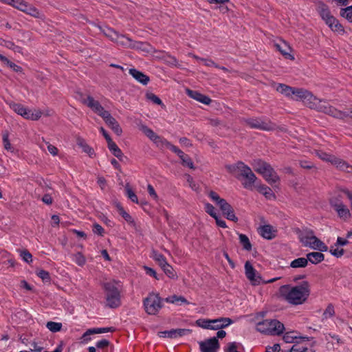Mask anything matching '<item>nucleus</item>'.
<instances>
[{"label": "nucleus", "mask_w": 352, "mask_h": 352, "mask_svg": "<svg viewBox=\"0 0 352 352\" xmlns=\"http://www.w3.org/2000/svg\"><path fill=\"white\" fill-rule=\"evenodd\" d=\"M281 296L289 303L298 305L304 303L310 295V284L308 281H302L300 285L291 286L284 285L280 287Z\"/></svg>", "instance_id": "obj_1"}, {"label": "nucleus", "mask_w": 352, "mask_h": 352, "mask_svg": "<svg viewBox=\"0 0 352 352\" xmlns=\"http://www.w3.org/2000/svg\"><path fill=\"white\" fill-rule=\"evenodd\" d=\"M226 168L232 174H234L237 171L240 173L236 177L238 179H240L241 177L245 179V181L243 182V186L245 188L248 189L252 188L257 179L251 168L241 161H239L234 164L227 165Z\"/></svg>", "instance_id": "obj_2"}, {"label": "nucleus", "mask_w": 352, "mask_h": 352, "mask_svg": "<svg viewBox=\"0 0 352 352\" xmlns=\"http://www.w3.org/2000/svg\"><path fill=\"white\" fill-rule=\"evenodd\" d=\"M102 288L105 294L106 305L111 309L120 306V291L115 281L106 282L102 284Z\"/></svg>", "instance_id": "obj_3"}, {"label": "nucleus", "mask_w": 352, "mask_h": 352, "mask_svg": "<svg viewBox=\"0 0 352 352\" xmlns=\"http://www.w3.org/2000/svg\"><path fill=\"white\" fill-rule=\"evenodd\" d=\"M256 331L270 336H280L285 331L284 324L276 319L264 320L256 324Z\"/></svg>", "instance_id": "obj_4"}, {"label": "nucleus", "mask_w": 352, "mask_h": 352, "mask_svg": "<svg viewBox=\"0 0 352 352\" xmlns=\"http://www.w3.org/2000/svg\"><path fill=\"white\" fill-rule=\"evenodd\" d=\"M300 241L305 247H309L320 252H327L328 247L315 235L313 230L305 229L300 231L298 234Z\"/></svg>", "instance_id": "obj_5"}, {"label": "nucleus", "mask_w": 352, "mask_h": 352, "mask_svg": "<svg viewBox=\"0 0 352 352\" xmlns=\"http://www.w3.org/2000/svg\"><path fill=\"white\" fill-rule=\"evenodd\" d=\"M208 197L219 207L223 216L228 220L237 222L239 219L235 215L232 206L225 199L221 198L214 191H210Z\"/></svg>", "instance_id": "obj_6"}, {"label": "nucleus", "mask_w": 352, "mask_h": 352, "mask_svg": "<svg viewBox=\"0 0 352 352\" xmlns=\"http://www.w3.org/2000/svg\"><path fill=\"white\" fill-rule=\"evenodd\" d=\"M311 109H316L338 119H344L349 116L348 112L340 111L330 105L328 102L318 98H317L316 102L311 104Z\"/></svg>", "instance_id": "obj_7"}, {"label": "nucleus", "mask_w": 352, "mask_h": 352, "mask_svg": "<svg viewBox=\"0 0 352 352\" xmlns=\"http://www.w3.org/2000/svg\"><path fill=\"white\" fill-rule=\"evenodd\" d=\"M162 299L158 294L151 293L143 300L146 312L149 315H156L163 307Z\"/></svg>", "instance_id": "obj_8"}, {"label": "nucleus", "mask_w": 352, "mask_h": 352, "mask_svg": "<svg viewBox=\"0 0 352 352\" xmlns=\"http://www.w3.org/2000/svg\"><path fill=\"white\" fill-rule=\"evenodd\" d=\"M244 122L252 129H259L262 131H274L276 128L275 123L271 122L267 118H247Z\"/></svg>", "instance_id": "obj_9"}, {"label": "nucleus", "mask_w": 352, "mask_h": 352, "mask_svg": "<svg viewBox=\"0 0 352 352\" xmlns=\"http://www.w3.org/2000/svg\"><path fill=\"white\" fill-rule=\"evenodd\" d=\"M9 106L14 112L25 119L38 120L42 116V112L41 111L38 110L35 111V112H32L30 109L25 108L20 103L10 102L9 103Z\"/></svg>", "instance_id": "obj_10"}, {"label": "nucleus", "mask_w": 352, "mask_h": 352, "mask_svg": "<svg viewBox=\"0 0 352 352\" xmlns=\"http://www.w3.org/2000/svg\"><path fill=\"white\" fill-rule=\"evenodd\" d=\"M292 93L291 99L294 100H302L311 109V104L316 102L317 98L311 92L302 88L294 87Z\"/></svg>", "instance_id": "obj_11"}, {"label": "nucleus", "mask_w": 352, "mask_h": 352, "mask_svg": "<svg viewBox=\"0 0 352 352\" xmlns=\"http://www.w3.org/2000/svg\"><path fill=\"white\" fill-rule=\"evenodd\" d=\"M104 34L109 37L111 41H117L118 38H124L126 41H120V43L123 45H125L128 47L135 48L140 47V45H144L142 42H135L130 38L126 36L123 34H119L117 32H116L112 28H107L106 30H104Z\"/></svg>", "instance_id": "obj_12"}, {"label": "nucleus", "mask_w": 352, "mask_h": 352, "mask_svg": "<svg viewBox=\"0 0 352 352\" xmlns=\"http://www.w3.org/2000/svg\"><path fill=\"white\" fill-rule=\"evenodd\" d=\"M245 273L247 278L251 282L253 285H258L261 283H272L276 278H273L268 280H263L261 276L256 272V270L253 267L250 261H246L245 263Z\"/></svg>", "instance_id": "obj_13"}, {"label": "nucleus", "mask_w": 352, "mask_h": 352, "mask_svg": "<svg viewBox=\"0 0 352 352\" xmlns=\"http://www.w3.org/2000/svg\"><path fill=\"white\" fill-rule=\"evenodd\" d=\"M82 102L102 118H104V114L109 113L108 111L104 110V107L98 100H94L91 96H88L86 99L83 100Z\"/></svg>", "instance_id": "obj_14"}, {"label": "nucleus", "mask_w": 352, "mask_h": 352, "mask_svg": "<svg viewBox=\"0 0 352 352\" xmlns=\"http://www.w3.org/2000/svg\"><path fill=\"white\" fill-rule=\"evenodd\" d=\"M199 344L201 352H217L220 347L219 340L216 337L201 341Z\"/></svg>", "instance_id": "obj_15"}, {"label": "nucleus", "mask_w": 352, "mask_h": 352, "mask_svg": "<svg viewBox=\"0 0 352 352\" xmlns=\"http://www.w3.org/2000/svg\"><path fill=\"white\" fill-rule=\"evenodd\" d=\"M191 332L188 329H172L170 330L158 332L157 335L160 338H177L187 335Z\"/></svg>", "instance_id": "obj_16"}, {"label": "nucleus", "mask_w": 352, "mask_h": 352, "mask_svg": "<svg viewBox=\"0 0 352 352\" xmlns=\"http://www.w3.org/2000/svg\"><path fill=\"white\" fill-rule=\"evenodd\" d=\"M331 206L340 218L346 220L351 217V214L349 209L341 201L336 203L331 202Z\"/></svg>", "instance_id": "obj_17"}, {"label": "nucleus", "mask_w": 352, "mask_h": 352, "mask_svg": "<svg viewBox=\"0 0 352 352\" xmlns=\"http://www.w3.org/2000/svg\"><path fill=\"white\" fill-rule=\"evenodd\" d=\"M105 116L102 119L105 123L117 135H120L122 133V129L120 127L117 120L109 112L104 114Z\"/></svg>", "instance_id": "obj_18"}, {"label": "nucleus", "mask_w": 352, "mask_h": 352, "mask_svg": "<svg viewBox=\"0 0 352 352\" xmlns=\"http://www.w3.org/2000/svg\"><path fill=\"white\" fill-rule=\"evenodd\" d=\"M173 152L176 153L178 155V157L181 159L182 164L184 166H187L190 169H195L193 162L187 154H185L182 150H180L177 146L173 147Z\"/></svg>", "instance_id": "obj_19"}, {"label": "nucleus", "mask_w": 352, "mask_h": 352, "mask_svg": "<svg viewBox=\"0 0 352 352\" xmlns=\"http://www.w3.org/2000/svg\"><path fill=\"white\" fill-rule=\"evenodd\" d=\"M266 169L267 170H263L261 175L269 184H274L279 180V177L270 164Z\"/></svg>", "instance_id": "obj_20"}, {"label": "nucleus", "mask_w": 352, "mask_h": 352, "mask_svg": "<svg viewBox=\"0 0 352 352\" xmlns=\"http://www.w3.org/2000/svg\"><path fill=\"white\" fill-rule=\"evenodd\" d=\"M212 324V330H219L228 327L233 323V320L230 318H219L217 319L211 320Z\"/></svg>", "instance_id": "obj_21"}, {"label": "nucleus", "mask_w": 352, "mask_h": 352, "mask_svg": "<svg viewBox=\"0 0 352 352\" xmlns=\"http://www.w3.org/2000/svg\"><path fill=\"white\" fill-rule=\"evenodd\" d=\"M129 73L139 82L144 85H146L150 81L149 77L144 74L143 72L135 69L131 68L129 69Z\"/></svg>", "instance_id": "obj_22"}, {"label": "nucleus", "mask_w": 352, "mask_h": 352, "mask_svg": "<svg viewBox=\"0 0 352 352\" xmlns=\"http://www.w3.org/2000/svg\"><path fill=\"white\" fill-rule=\"evenodd\" d=\"M187 94L191 98H193L204 104H209L211 102V99L209 97L197 91L187 89Z\"/></svg>", "instance_id": "obj_23"}, {"label": "nucleus", "mask_w": 352, "mask_h": 352, "mask_svg": "<svg viewBox=\"0 0 352 352\" xmlns=\"http://www.w3.org/2000/svg\"><path fill=\"white\" fill-rule=\"evenodd\" d=\"M260 234L265 239L271 240L276 236L275 231L270 225H264L260 228Z\"/></svg>", "instance_id": "obj_24"}, {"label": "nucleus", "mask_w": 352, "mask_h": 352, "mask_svg": "<svg viewBox=\"0 0 352 352\" xmlns=\"http://www.w3.org/2000/svg\"><path fill=\"white\" fill-rule=\"evenodd\" d=\"M307 263L309 261L312 264L317 265L324 259V255L322 252H312L307 254Z\"/></svg>", "instance_id": "obj_25"}, {"label": "nucleus", "mask_w": 352, "mask_h": 352, "mask_svg": "<svg viewBox=\"0 0 352 352\" xmlns=\"http://www.w3.org/2000/svg\"><path fill=\"white\" fill-rule=\"evenodd\" d=\"M76 144L79 147L82 148L83 152L88 154L90 157H93L94 155H95L94 149L86 143L83 138L80 137L77 138Z\"/></svg>", "instance_id": "obj_26"}, {"label": "nucleus", "mask_w": 352, "mask_h": 352, "mask_svg": "<svg viewBox=\"0 0 352 352\" xmlns=\"http://www.w3.org/2000/svg\"><path fill=\"white\" fill-rule=\"evenodd\" d=\"M164 301L168 303H173L177 305H181L182 304L189 305L190 302L186 298L182 296L173 295L168 296L164 299Z\"/></svg>", "instance_id": "obj_27"}, {"label": "nucleus", "mask_w": 352, "mask_h": 352, "mask_svg": "<svg viewBox=\"0 0 352 352\" xmlns=\"http://www.w3.org/2000/svg\"><path fill=\"white\" fill-rule=\"evenodd\" d=\"M114 331H115L114 327L92 328V329H87L86 331V332L83 334L82 337L84 338H85L87 336H90L91 334L113 332Z\"/></svg>", "instance_id": "obj_28"}, {"label": "nucleus", "mask_w": 352, "mask_h": 352, "mask_svg": "<svg viewBox=\"0 0 352 352\" xmlns=\"http://www.w3.org/2000/svg\"><path fill=\"white\" fill-rule=\"evenodd\" d=\"M275 89L278 92L284 95L285 97L290 98V97L292 96L291 92H292L294 87L287 85L285 84L278 83L276 86Z\"/></svg>", "instance_id": "obj_29"}, {"label": "nucleus", "mask_w": 352, "mask_h": 352, "mask_svg": "<svg viewBox=\"0 0 352 352\" xmlns=\"http://www.w3.org/2000/svg\"><path fill=\"white\" fill-rule=\"evenodd\" d=\"M116 206L119 214L124 218V219L127 223L132 224L133 226L135 225V223L132 217L124 210V208L122 206L120 203H116Z\"/></svg>", "instance_id": "obj_30"}, {"label": "nucleus", "mask_w": 352, "mask_h": 352, "mask_svg": "<svg viewBox=\"0 0 352 352\" xmlns=\"http://www.w3.org/2000/svg\"><path fill=\"white\" fill-rule=\"evenodd\" d=\"M21 6L23 7L22 12H23L32 16H34L35 18L41 17V13H40L39 10L34 6L30 5L27 3H25V6Z\"/></svg>", "instance_id": "obj_31"}, {"label": "nucleus", "mask_w": 352, "mask_h": 352, "mask_svg": "<svg viewBox=\"0 0 352 352\" xmlns=\"http://www.w3.org/2000/svg\"><path fill=\"white\" fill-rule=\"evenodd\" d=\"M153 142L157 145V146L161 148H166L170 149L171 151H173V147L176 146L172 144L170 142H169L167 140L160 135L159 139H156V140H155Z\"/></svg>", "instance_id": "obj_32"}, {"label": "nucleus", "mask_w": 352, "mask_h": 352, "mask_svg": "<svg viewBox=\"0 0 352 352\" xmlns=\"http://www.w3.org/2000/svg\"><path fill=\"white\" fill-rule=\"evenodd\" d=\"M107 145L108 148L111 152V153L119 160H121L123 156V153L121 151V149L117 146V144L113 141H112Z\"/></svg>", "instance_id": "obj_33"}, {"label": "nucleus", "mask_w": 352, "mask_h": 352, "mask_svg": "<svg viewBox=\"0 0 352 352\" xmlns=\"http://www.w3.org/2000/svg\"><path fill=\"white\" fill-rule=\"evenodd\" d=\"M330 163L335 165L337 168H340L342 170H346V169L349 168V165L345 161L334 155L332 157Z\"/></svg>", "instance_id": "obj_34"}, {"label": "nucleus", "mask_w": 352, "mask_h": 352, "mask_svg": "<svg viewBox=\"0 0 352 352\" xmlns=\"http://www.w3.org/2000/svg\"><path fill=\"white\" fill-rule=\"evenodd\" d=\"M330 163L335 165L337 168H340L342 170H346V169L349 168V165L345 161L334 155L332 157Z\"/></svg>", "instance_id": "obj_35"}, {"label": "nucleus", "mask_w": 352, "mask_h": 352, "mask_svg": "<svg viewBox=\"0 0 352 352\" xmlns=\"http://www.w3.org/2000/svg\"><path fill=\"white\" fill-rule=\"evenodd\" d=\"M330 163L335 165L337 168H340L342 170H346V169L349 168V165L345 161L334 155L332 157Z\"/></svg>", "instance_id": "obj_36"}, {"label": "nucleus", "mask_w": 352, "mask_h": 352, "mask_svg": "<svg viewBox=\"0 0 352 352\" xmlns=\"http://www.w3.org/2000/svg\"><path fill=\"white\" fill-rule=\"evenodd\" d=\"M308 265L307 258L300 257L293 260L290 263V267L292 268H302Z\"/></svg>", "instance_id": "obj_37"}, {"label": "nucleus", "mask_w": 352, "mask_h": 352, "mask_svg": "<svg viewBox=\"0 0 352 352\" xmlns=\"http://www.w3.org/2000/svg\"><path fill=\"white\" fill-rule=\"evenodd\" d=\"M340 15L344 18L348 22L352 23V6L341 8Z\"/></svg>", "instance_id": "obj_38"}, {"label": "nucleus", "mask_w": 352, "mask_h": 352, "mask_svg": "<svg viewBox=\"0 0 352 352\" xmlns=\"http://www.w3.org/2000/svg\"><path fill=\"white\" fill-rule=\"evenodd\" d=\"M268 163L262 160H254V166L255 171L257 172L258 173L261 174V173L263 170H267V169H266V167H268Z\"/></svg>", "instance_id": "obj_39"}, {"label": "nucleus", "mask_w": 352, "mask_h": 352, "mask_svg": "<svg viewBox=\"0 0 352 352\" xmlns=\"http://www.w3.org/2000/svg\"><path fill=\"white\" fill-rule=\"evenodd\" d=\"M161 268L165 274L170 278L176 279L177 278L176 272L169 263H167L163 267Z\"/></svg>", "instance_id": "obj_40"}, {"label": "nucleus", "mask_w": 352, "mask_h": 352, "mask_svg": "<svg viewBox=\"0 0 352 352\" xmlns=\"http://www.w3.org/2000/svg\"><path fill=\"white\" fill-rule=\"evenodd\" d=\"M240 243L243 245V249L247 251L252 250V244L249 238L244 234H239V235Z\"/></svg>", "instance_id": "obj_41"}, {"label": "nucleus", "mask_w": 352, "mask_h": 352, "mask_svg": "<svg viewBox=\"0 0 352 352\" xmlns=\"http://www.w3.org/2000/svg\"><path fill=\"white\" fill-rule=\"evenodd\" d=\"M153 259L158 263L160 267H163L168 263L163 254L157 252V251H153Z\"/></svg>", "instance_id": "obj_42"}, {"label": "nucleus", "mask_w": 352, "mask_h": 352, "mask_svg": "<svg viewBox=\"0 0 352 352\" xmlns=\"http://www.w3.org/2000/svg\"><path fill=\"white\" fill-rule=\"evenodd\" d=\"M142 131L153 142L156 140V139H159V135L146 126H142Z\"/></svg>", "instance_id": "obj_43"}, {"label": "nucleus", "mask_w": 352, "mask_h": 352, "mask_svg": "<svg viewBox=\"0 0 352 352\" xmlns=\"http://www.w3.org/2000/svg\"><path fill=\"white\" fill-rule=\"evenodd\" d=\"M317 11L320 16H324L331 13V11L327 5L323 2H320L317 6Z\"/></svg>", "instance_id": "obj_44"}, {"label": "nucleus", "mask_w": 352, "mask_h": 352, "mask_svg": "<svg viewBox=\"0 0 352 352\" xmlns=\"http://www.w3.org/2000/svg\"><path fill=\"white\" fill-rule=\"evenodd\" d=\"M72 260L74 261L78 265L83 266L86 263V258L84 255L81 252H77L72 255Z\"/></svg>", "instance_id": "obj_45"}, {"label": "nucleus", "mask_w": 352, "mask_h": 352, "mask_svg": "<svg viewBox=\"0 0 352 352\" xmlns=\"http://www.w3.org/2000/svg\"><path fill=\"white\" fill-rule=\"evenodd\" d=\"M36 274L45 283H50L51 278L50 273L44 270L39 269L36 271Z\"/></svg>", "instance_id": "obj_46"}, {"label": "nucleus", "mask_w": 352, "mask_h": 352, "mask_svg": "<svg viewBox=\"0 0 352 352\" xmlns=\"http://www.w3.org/2000/svg\"><path fill=\"white\" fill-rule=\"evenodd\" d=\"M62 326V323L53 321L47 322L46 324V327L53 333L60 331L61 330Z\"/></svg>", "instance_id": "obj_47"}, {"label": "nucleus", "mask_w": 352, "mask_h": 352, "mask_svg": "<svg viewBox=\"0 0 352 352\" xmlns=\"http://www.w3.org/2000/svg\"><path fill=\"white\" fill-rule=\"evenodd\" d=\"M196 324L203 329L212 330V320L210 319H199L196 321Z\"/></svg>", "instance_id": "obj_48"}, {"label": "nucleus", "mask_w": 352, "mask_h": 352, "mask_svg": "<svg viewBox=\"0 0 352 352\" xmlns=\"http://www.w3.org/2000/svg\"><path fill=\"white\" fill-rule=\"evenodd\" d=\"M329 252L335 257L340 258L344 254L345 251L343 248H339L333 245L330 247Z\"/></svg>", "instance_id": "obj_49"}, {"label": "nucleus", "mask_w": 352, "mask_h": 352, "mask_svg": "<svg viewBox=\"0 0 352 352\" xmlns=\"http://www.w3.org/2000/svg\"><path fill=\"white\" fill-rule=\"evenodd\" d=\"M126 195L129 199L133 203H138V199L135 193L133 191L129 184L125 186Z\"/></svg>", "instance_id": "obj_50"}, {"label": "nucleus", "mask_w": 352, "mask_h": 352, "mask_svg": "<svg viewBox=\"0 0 352 352\" xmlns=\"http://www.w3.org/2000/svg\"><path fill=\"white\" fill-rule=\"evenodd\" d=\"M258 191L267 198H270L272 196L274 197L272 190L265 185L258 186Z\"/></svg>", "instance_id": "obj_51"}, {"label": "nucleus", "mask_w": 352, "mask_h": 352, "mask_svg": "<svg viewBox=\"0 0 352 352\" xmlns=\"http://www.w3.org/2000/svg\"><path fill=\"white\" fill-rule=\"evenodd\" d=\"M146 98L148 100L151 101L154 104H159V105H162L163 104V102H162V100L157 95H155L153 93L147 92L146 94Z\"/></svg>", "instance_id": "obj_52"}, {"label": "nucleus", "mask_w": 352, "mask_h": 352, "mask_svg": "<svg viewBox=\"0 0 352 352\" xmlns=\"http://www.w3.org/2000/svg\"><path fill=\"white\" fill-rule=\"evenodd\" d=\"M204 209L206 212L212 218H216V217L218 215L215 208L210 203H206L204 204Z\"/></svg>", "instance_id": "obj_53"}, {"label": "nucleus", "mask_w": 352, "mask_h": 352, "mask_svg": "<svg viewBox=\"0 0 352 352\" xmlns=\"http://www.w3.org/2000/svg\"><path fill=\"white\" fill-rule=\"evenodd\" d=\"M289 352H315L314 350L308 349L304 346L294 344L292 346Z\"/></svg>", "instance_id": "obj_54"}, {"label": "nucleus", "mask_w": 352, "mask_h": 352, "mask_svg": "<svg viewBox=\"0 0 352 352\" xmlns=\"http://www.w3.org/2000/svg\"><path fill=\"white\" fill-rule=\"evenodd\" d=\"M333 32H337L339 34H343L345 31L343 25L339 22L338 19L335 21V23L332 25V28H330Z\"/></svg>", "instance_id": "obj_55"}, {"label": "nucleus", "mask_w": 352, "mask_h": 352, "mask_svg": "<svg viewBox=\"0 0 352 352\" xmlns=\"http://www.w3.org/2000/svg\"><path fill=\"white\" fill-rule=\"evenodd\" d=\"M335 314L334 307L332 304H329L323 313V316L325 318L333 316Z\"/></svg>", "instance_id": "obj_56"}, {"label": "nucleus", "mask_w": 352, "mask_h": 352, "mask_svg": "<svg viewBox=\"0 0 352 352\" xmlns=\"http://www.w3.org/2000/svg\"><path fill=\"white\" fill-rule=\"evenodd\" d=\"M21 256L22 257V259L28 263H30L32 261V254L30 253L29 251L26 250L21 251Z\"/></svg>", "instance_id": "obj_57"}, {"label": "nucleus", "mask_w": 352, "mask_h": 352, "mask_svg": "<svg viewBox=\"0 0 352 352\" xmlns=\"http://www.w3.org/2000/svg\"><path fill=\"white\" fill-rule=\"evenodd\" d=\"M299 165L301 168H305V169H308V170L314 168V163L309 160H300Z\"/></svg>", "instance_id": "obj_58"}, {"label": "nucleus", "mask_w": 352, "mask_h": 352, "mask_svg": "<svg viewBox=\"0 0 352 352\" xmlns=\"http://www.w3.org/2000/svg\"><path fill=\"white\" fill-rule=\"evenodd\" d=\"M25 3H26V2H25L23 0H12L11 3H10L9 5H11L13 7L17 8L18 10L22 11L23 9V7H22L21 6H25Z\"/></svg>", "instance_id": "obj_59"}, {"label": "nucleus", "mask_w": 352, "mask_h": 352, "mask_svg": "<svg viewBox=\"0 0 352 352\" xmlns=\"http://www.w3.org/2000/svg\"><path fill=\"white\" fill-rule=\"evenodd\" d=\"M318 156L320 159H321L323 161L329 162H330L332 157H333V155L329 154L326 152L320 151L318 153Z\"/></svg>", "instance_id": "obj_60"}, {"label": "nucleus", "mask_w": 352, "mask_h": 352, "mask_svg": "<svg viewBox=\"0 0 352 352\" xmlns=\"http://www.w3.org/2000/svg\"><path fill=\"white\" fill-rule=\"evenodd\" d=\"M93 232L100 236H103L104 232V228L98 223H94L93 225Z\"/></svg>", "instance_id": "obj_61"}, {"label": "nucleus", "mask_w": 352, "mask_h": 352, "mask_svg": "<svg viewBox=\"0 0 352 352\" xmlns=\"http://www.w3.org/2000/svg\"><path fill=\"white\" fill-rule=\"evenodd\" d=\"M292 333H293V332H287L283 336V340L286 343H293V342H294V340L296 338V337L292 336Z\"/></svg>", "instance_id": "obj_62"}, {"label": "nucleus", "mask_w": 352, "mask_h": 352, "mask_svg": "<svg viewBox=\"0 0 352 352\" xmlns=\"http://www.w3.org/2000/svg\"><path fill=\"white\" fill-rule=\"evenodd\" d=\"M110 344V342L108 340L102 339L101 340L98 341L96 343V347L98 349H104L107 347Z\"/></svg>", "instance_id": "obj_63"}, {"label": "nucleus", "mask_w": 352, "mask_h": 352, "mask_svg": "<svg viewBox=\"0 0 352 352\" xmlns=\"http://www.w3.org/2000/svg\"><path fill=\"white\" fill-rule=\"evenodd\" d=\"M237 346L235 342H230L228 344V347L225 349V352H239L236 350Z\"/></svg>", "instance_id": "obj_64"}]
</instances>
